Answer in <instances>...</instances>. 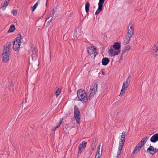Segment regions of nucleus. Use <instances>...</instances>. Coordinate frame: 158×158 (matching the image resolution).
Returning <instances> with one entry per match:
<instances>
[{
  "mask_svg": "<svg viewBox=\"0 0 158 158\" xmlns=\"http://www.w3.org/2000/svg\"><path fill=\"white\" fill-rule=\"evenodd\" d=\"M77 97L79 100L83 103H86L88 101V98L86 94L83 89H78L77 92Z\"/></svg>",
  "mask_w": 158,
  "mask_h": 158,
  "instance_id": "1",
  "label": "nucleus"
},
{
  "mask_svg": "<svg viewBox=\"0 0 158 158\" xmlns=\"http://www.w3.org/2000/svg\"><path fill=\"white\" fill-rule=\"evenodd\" d=\"M98 88V84L96 83H94L93 85L90 86V89L87 94L89 96V99H90L92 98L95 94Z\"/></svg>",
  "mask_w": 158,
  "mask_h": 158,
  "instance_id": "2",
  "label": "nucleus"
},
{
  "mask_svg": "<svg viewBox=\"0 0 158 158\" xmlns=\"http://www.w3.org/2000/svg\"><path fill=\"white\" fill-rule=\"evenodd\" d=\"M21 43V35L19 34L17 37L13 41V49H18L20 47V44Z\"/></svg>",
  "mask_w": 158,
  "mask_h": 158,
  "instance_id": "3",
  "label": "nucleus"
},
{
  "mask_svg": "<svg viewBox=\"0 0 158 158\" xmlns=\"http://www.w3.org/2000/svg\"><path fill=\"white\" fill-rule=\"evenodd\" d=\"M74 115L77 123H79L81 118L80 113L79 110L76 106H75L74 107Z\"/></svg>",
  "mask_w": 158,
  "mask_h": 158,
  "instance_id": "4",
  "label": "nucleus"
},
{
  "mask_svg": "<svg viewBox=\"0 0 158 158\" xmlns=\"http://www.w3.org/2000/svg\"><path fill=\"white\" fill-rule=\"evenodd\" d=\"M10 52L9 50H4L2 60L4 62H7L9 60Z\"/></svg>",
  "mask_w": 158,
  "mask_h": 158,
  "instance_id": "5",
  "label": "nucleus"
},
{
  "mask_svg": "<svg viewBox=\"0 0 158 158\" xmlns=\"http://www.w3.org/2000/svg\"><path fill=\"white\" fill-rule=\"evenodd\" d=\"M105 0H99L98 3V8L95 12V15H97L103 10V5Z\"/></svg>",
  "mask_w": 158,
  "mask_h": 158,
  "instance_id": "6",
  "label": "nucleus"
},
{
  "mask_svg": "<svg viewBox=\"0 0 158 158\" xmlns=\"http://www.w3.org/2000/svg\"><path fill=\"white\" fill-rule=\"evenodd\" d=\"M87 143V142L83 141L79 145L78 147L79 149V151L78 152V154H81L82 152V151L84 150L86 146Z\"/></svg>",
  "mask_w": 158,
  "mask_h": 158,
  "instance_id": "7",
  "label": "nucleus"
},
{
  "mask_svg": "<svg viewBox=\"0 0 158 158\" xmlns=\"http://www.w3.org/2000/svg\"><path fill=\"white\" fill-rule=\"evenodd\" d=\"M131 78V76H129L127 79L126 81L123 83L122 89L125 90H127L128 87L130 83V79Z\"/></svg>",
  "mask_w": 158,
  "mask_h": 158,
  "instance_id": "8",
  "label": "nucleus"
},
{
  "mask_svg": "<svg viewBox=\"0 0 158 158\" xmlns=\"http://www.w3.org/2000/svg\"><path fill=\"white\" fill-rule=\"evenodd\" d=\"M158 151V149L154 148L152 146H150L147 149V152L150 154L153 155Z\"/></svg>",
  "mask_w": 158,
  "mask_h": 158,
  "instance_id": "9",
  "label": "nucleus"
},
{
  "mask_svg": "<svg viewBox=\"0 0 158 158\" xmlns=\"http://www.w3.org/2000/svg\"><path fill=\"white\" fill-rule=\"evenodd\" d=\"M121 48V44L118 42H115L113 45H110L108 48V49H120Z\"/></svg>",
  "mask_w": 158,
  "mask_h": 158,
  "instance_id": "10",
  "label": "nucleus"
},
{
  "mask_svg": "<svg viewBox=\"0 0 158 158\" xmlns=\"http://www.w3.org/2000/svg\"><path fill=\"white\" fill-rule=\"evenodd\" d=\"M134 26L133 25L129 24L128 27V32L127 35H129L132 36L134 33Z\"/></svg>",
  "mask_w": 158,
  "mask_h": 158,
  "instance_id": "11",
  "label": "nucleus"
},
{
  "mask_svg": "<svg viewBox=\"0 0 158 158\" xmlns=\"http://www.w3.org/2000/svg\"><path fill=\"white\" fill-rule=\"evenodd\" d=\"M120 52V50H109L108 52L111 56H114L118 55Z\"/></svg>",
  "mask_w": 158,
  "mask_h": 158,
  "instance_id": "12",
  "label": "nucleus"
},
{
  "mask_svg": "<svg viewBox=\"0 0 158 158\" xmlns=\"http://www.w3.org/2000/svg\"><path fill=\"white\" fill-rule=\"evenodd\" d=\"M143 146L142 145L139 143L136 146L135 149L133 152V153H137L139 152Z\"/></svg>",
  "mask_w": 158,
  "mask_h": 158,
  "instance_id": "13",
  "label": "nucleus"
},
{
  "mask_svg": "<svg viewBox=\"0 0 158 158\" xmlns=\"http://www.w3.org/2000/svg\"><path fill=\"white\" fill-rule=\"evenodd\" d=\"M158 141V133L154 135L151 138L150 141L153 143L156 142Z\"/></svg>",
  "mask_w": 158,
  "mask_h": 158,
  "instance_id": "14",
  "label": "nucleus"
},
{
  "mask_svg": "<svg viewBox=\"0 0 158 158\" xmlns=\"http://www.w3.org/2000/svg\"><path fill=\"white\" fill-rule=\"evenodd\" d=\"M54 15V13L53 11H51L50 12V13L49 14L48 16V18L46 20V21H47L48 23H50L51 22L52 19L53 18Z\"/></svg>",
  "mask_w": 158,
  "mask_h": 158,
  "instance_id": "15",
  "label": "nucleus"
},
{
  "mask_svg": "<svg viewBox=\"0 0 158 158\" xmlns=\"http://www.w3.org/2000/svg\"><path fill=\"white\" fill-rule=\"evenodd\" d=\"M87 52L91 56H94V57H95L98 53L97 50H88Z\"/></svg>",
  "mask_w": 158,
  "mask_h": 158,
  "instance_id": "16",
  "label": "nucleus"
},
{
  "mask_svg": "<svg viewBox=\"0 0 158 158\" xmlns=\"http://www.w3.org/2000/svg\"><path fill=\"white\" fill-rule=\"evenodd\" d=\"M131 37V36H130L129 35H127L124 39L123 43L125 45L127 44L128 43L129 41L130 40Z\"/></svg>",
  "mask_w": 158,
  "mask_h": 158,
  "instance_id": "17",
  "label": "nucleus"
},
{
  "mask_svg": "<svg viewBox=\"0 0 158 158\" xmlns=\"http://www.w3.org/2000/svg\"><path fill=\"white\" fill-rule=\"evenodd\" d=\"M109 62V59L108 58H104L102 60V64L104 66L107 65Z\"/></svg>",
  "mask_w": 158,
  "mask_h": 158,
  "instance_id": "18",
  "label": "nucleus"
},
{
  "mask_svg": "<svg viewBox=\"0 0 158 158\" xmlns=\"http://www.w3.org/2000/svg\"><path fill=\"white\" fill-rule=\"evenodd\" d=\"M149 138V136L148 135L146 137H144L142 139L141 141L139 143H140L143 146L144 145V144L146 143V142L147 141L148 139Z\"/></svg>",
  "mask_w": 158,
  "mask_h": 158,
  "instance_id": "19",
  "label": "nucleus"
},
{
  "mask_svg": "<svg viewBox=\"0 0 158 158\" xmlns=\"http://www.w3.org/2000/svg\"><path fill=\"white\" fill-rule=\"evenodd\" d=\"M123 147L118 146V150L117 153V156L116 158H119L121 156V154L122 153V150Z\"/></svg>",
  "mask_w": 158,
  "mask_h": 158,
  "instance_id": "20",
  "label": "nucleus"
},
{
  "mask_svg": "<svg viewBox=\"0 0 158 158\" xmlns=\"http://www.w3.org/2000/svg\"><path fill=\"white\" fill-rule=\"evenodd\" d=\"M9 1H8V0H5L3 4L2 5V6L1 7L2 10H5L6 9V7L8 5V4Z\"/></svg>",
  "mask_w": 158,
  "mask_h": 158,
  "instance_id": "21",
  "label": "nucleus"
},
{
  "mask_svg": "<svg viewBox=\"0 0 158 158\" xmlns=\"http://www.w3.org/2000/svg\"><path fill=\"white\" fill-rule=\"evenodd\" d=\"M125 139L121 138L120 139V141L119 142V146L123 147L125 142Z\"/></svg>",
  "mask_w": 158,
  "mask_h": 158,
  "instance_id": "22",
  "label": "nucleus"
},
{
  "mask_svg": "<svg viewBox=\"0 0 158 158\" xmlns=\"http://www.w3.org/2000/svg\"><path fill=\"white\" fill-rule=\"evenodd\" d=\"M15 27L14 25H11L10 27V29L8 31V32H12L14 31L15 30Z\"/></svg>",
  "mask_w": 158,
  "mask_h": 158,
  "instance_id": "23",
  "label": "nucleus"
},
{
  "mask_svg": "<svg viewBox=\"0 0 158 158\" xmlns=\"http://www.w3.org/2000/svg\"><path fill=\"white\" fill-rule=\"evenodd\" d=\"M101 145H99L97 148V153L96 154H101L102 155V149L100 151Z\"/></svg>",
  "mask_w": 158,
  "mask_h": 158,
  "instance_id": "24",
  "label": "nucleus"
},
{
  "mask_svg": "<svg viewBox=\"0 0 158 158\" xmlns=\"http://www.w3.org/2000/svg\"><path fill=\"white\" fill-rule=\"evenodd\" d=\"M90 6V4L89 2H87L85 5V9L86 12L87 13L89 12V7Z\"/></svg>",
  "mask_w": 158,
  "mask_h": 158,
  "instance_id": "25",
  "label": "nucleus"
},
{
  "mask_svg": "<svg viewBox=\"0 0 158 158\" xmlns=\"http://www.w3.org/2000/svg\"><path fill=\"white\" fill-rule=\"evenodd\" d=\"M87 49H97L96 47L91 44H89V46L87 47Z\"/></svg>",
  "mask_w": 158,
  "mask_h": 158,
  "instance_id": "26",
  "label": "nucleus"
},
{
  "mask_svg": "<svg viewBox=\"0 0 158 158\" xmlns=\"http://www.w3.org/2000/svg\"><path fill=\"white\" fill-rule=\"evenodd\" d=\"M56 94L57 96H58L60 94L61 92V89L59 88H56Z\"/></svg>",
  "mask_w": 158,
  "mask_h": 158,
  "instance_id": "27",
  "label": "nucleus"
},
{
  "mask_svg": "<svg viewBox=\"0 0 158 158\" xmlns=\"http://www.w3.org/2000/svg\"><path fill=\"white\" fill-rule=\"evenodd\" d=\"M151 52L153 54V55L155 56H158V50H152Z\"/></svg>",
  "mask_w": 158,
  "mask_h": 158,
  "instance_id": "28",
  "label": "nucleus"
},
{
  "mask_svg": "<svg viewBox=\"0 0 158 158\" xmlns=\"http://www.w3.org/2000/svg\"><path fill=\"white\" fill-rule=\"evenodd\" d=\"M38 2H37L32 7L31 11H33L38 6Z\"/></svg>",
  "mask_w": 158,
  "mask_h": 158,
  "instance_id": "29",
  "label": "nucleus"
},
{
  "mask_svg": "<svg viewBox=\"0 0 158 158\" xmlns=\"http://www.w3.org/2000/svg\"><path fill=\"white\" fill-rule=\"evenodd\" d=\"M153 48V49H158V41L156 43L154 44Z\"/></svg>",
  "mask_w": 158,
  "mask_h": 158,
  "instance_id": "30",
  "label": "nucleus"
},
{
  "mask_svg": "<svg viewBox=\"0 0 158 158\" xmlns=\"http://www.w3.org/2000/svg\"><path fill=\"white\" fill-rule=\"evenodd\" d=\"M11 44L10 43H7L6 45V49H10V48Z\"/></svg>",
  "mask_w": 158,
  "mask_h": 158,
  "instance_id": "31",
  "label": "nucleus"
},
{
  "mask_svg": "<svg viewBox=\"0 0 158 158\" xmlns=\"http://www.w3.org/2000/svg\"><path fill=\"white\" fill-rule=\"evenodd\" d=\"M125 136H126V132L123 131L122 133V135H121V138H123L124 139H125Z\"/></svg>",
  "mask_w": 158,
  "mask_h": 158,
  "instance_id": "32",
  "label": "nucleus"
},
{
  "mask_svg": "<svg viewBox=\"0 0 158 158\" xmlns=\"http://www.w3.org/2000/svg\"><path fill=\"white\" fill-rule=\"evenodd\" d=\"M131 48V46L129 45H126L124 47V49H130Z\"/></svg>",
  "mask_w": 158,
  "mask_h": 158,
  "instance_id": "33",
  "label": "nucleus"
},
{
  "mask_svg": "<svg viewBox=\"0 0 158 158\" xmlns=\"http://www.w3.org/2000/svg\"><path fill=\"white\" fill-rule=\"evenodd\" d=\"M63 120V118H61L60 119V121H59L57 125L60 126Z\"/></svg>",
  "mask_w": 158,
  "mask_h": 158,
  "instance_id": "34",
  "label": "nucleus"
},
{
  "mask_svg": "<svg viewBox=\"0 0 158 158\" xmlns=\"http://www.w3.org/2000/svg\"><path fill=\"white\" fill-rule=\"evenodd\" d=\"M126 90L122 89L119 96H122L124 94Z\"/></svg>",
  "mask_w": 158,
  "mask_h": 158,
  "instance_id": "35",
  "label": "nucleus"
},
{
  "mask_svg": "<svg viewBox=\"0 0 158 158\" xmlns=\"http://www.w3.org/2000/svg\"><path fill=\"white\" fill-rule=\"evenodd\" d=\"M11 13L14 16L16 15L17 14V11L14 10H13L11 11Z\"/></svg>",
  "mask_w": 158,
  "mask_h": 158,
  "instance_id": "36",
  "label": "nucleus"
},
{
  "mask_svg": "<svg viewBox=\"0 0 158 158\" xmlns=\"http://www.w3.org/2000/svg\"><path fill=\"white\" fill-rule=\"evenodd\" d=\"M102 155L101 154H96L95 158H100Z\"/></svg>",
  "mask_w": 158,
  "mask_h": 158,
  "instance_id": "37",
  "label": "nucleus"
},
{
  "mask_svg": "<svg viewBox=\"0 0 158 158\" xmlns=\"http://www.w3.org/2000/svg\"><path fill=\"white\" fill-rule=\"evenodd\" d=\"M60 126L58 125H57V126L55 127V129H54V131H55V130H56Z\"/></svg>",
  "mask_w": 158,
  "mask_h": 158,
  "instance_id": "38",
  "label": "nucleus"
},
{
  "mask_svg": "<svg viewBox=\"0 0 158 158\" xmlns=\"http://www.w3.org/2000/svg\"><path fill=\"white\" fill-rule=\"evenodd\" d=\"M60 126L58 125H57V126L55 127V129H54V131H55V130H56Z\"/></svg>",
  "mask_w": 158,
  "mask_h": 158,
  "instance_id": "39",
  "label": "nucleus"
},
{
  "mask_svg": "<svg viewBox=\"0 0 158 158\" xmlns=\"http://www.w3.org/2000/svg\"><path fill=\"white\" fill-rule=\"evenodd\" d=\"M125 51H123V52H122V53L121 55L123 56V54H124V53H125Z\"/></svg>",
  "mask_w": 158,
  "mask_h": 158,
  "instance_id": "40",
  "label": "nucleus"
},
{
  "mask_svg": "<svg viewBox=\"0 0 158 158\" xmlns=\"http://www.w3.org/2000/svg\"><path fill=\"white\" fill-rule=\"evenodd\" d=\"M102 75H104L105 74V73L104 72L102 71Z\"/></svg>",
  "mask_w": 158,
  "mask_h": 158,
  "instance_id": "41",
  "label": "nucleus"
},
{
  "mask_svg": "<svg viewBox=\"0 0 158 158\" xmlns=\"http://www.w3.org/2000/svg\"><path fill=\"white\" fill-rule=\"evenodd\" d=\"M122 56H123L121 55V57L120 58V60L123 59Z\"/></svg>",
  "mask_w": 158,
  "mask_h": 158,
  "instance_id": "42",
  "label": "nucleus"
},
{
  "mask_svg": "<svg viewBox=\"0 0 158 158\" xmlns=\"http://www.w3.org/2000/svg\"><path fill=\"white\" fill-rule=\"evenodd\" d=\"M88 88V89L89 88V86H87V88Z\"/></svg>",
  "mask_w": 158,
  "mask_h": 158,
  "instance_id": "43",
  "label": "nucleus"
}]
</instances>
